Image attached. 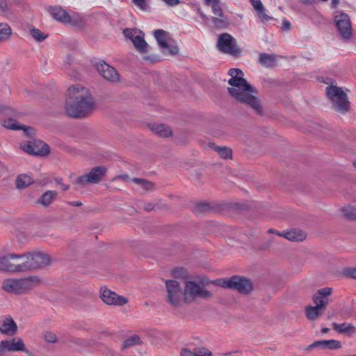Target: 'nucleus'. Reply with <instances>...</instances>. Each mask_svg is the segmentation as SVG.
Segmentation results:
<instances>
[{
  "mask_svg": "<svg viewBox=\"0 0 356 356\" xmlns=\"http://www.w3.org/2000/svg\"><path fill=\"white\" fill-rule=\"evenodd\" d=\"M228 74L231 76L228 83L232 86L231 88H228L229 94L238 102L250 107L256 114L262 115L263 109L260 99L253 95L257 94L258 90L243 77L242 70L232 68L229 70Z\"/></svg>",
  "mask_w": 356,
  "mask_h": 356,
  "instance_id": "1",
  "label": "nucleus"
},
{
  "mask_svg": "<svg viewBox=\"0 0 356 356\" xmlns=\"http://www.w3.org/2000/svg\"><path fill=\"white\" fill-rule=\"evenodd\" d=\"M65 111L67 115L74 118H86L95 108L93 98L88 90L80 86L70 87L67 90Z\"/></svg>",
  "mask_w": 356,
  "mask_h": 356,
  "instance_id": "2",
  "label": "nucleus"
},
{
  "mask_svg": "<svg viewBox=\"0 0 356 356\" xmlns=\"http://www.w3.org/2000/svg\"><path fill=\"white\" fill-rule=\"evenodd\" d=\"M325 92L335 111L341 113H346L350 111V102L347 94L341 88L331 84L326 87Z\"/></svg>",
  "mask_w": 356,
  "mask_h": 356,
  "instance_id": "3",
  "label": "nucleus"
},
{
  "mask_svg": "<svg viewBox=\"0 0 356 356\" xmlns=\"http://www.w3.org/2000/svg\"><path fill=\"white\" fill-rule=\"evenodd\" d=\"M39 281V278L36 276L22 279L8 278L3 281L2 289L8 293L22 294L31 289L32 283L38 284Z\"/></svg>",
  "mask_w": 356,
  "mask_h": 356,
  "instance_id": "4",
  "label": "nucleus"
},
{
  "mask_svg": "<svg viewBox=\"0 0 356 356\" xmlns=\"http://www.w3.org/2000/svg\"><path fill=\"white\" fill-rule=\"evenodd\" d=\"M167 295L166 301L173 307H179L185 302L184 291L179 282L173 280H165Z\"/></svg>",
  "mask_w": 356,
  "mask_h": 356,
  "instance_id": "5",
  "label": "nucleus"
},
{
  "mask_svg": "<svg viewBox=\"0 0 356 356\" xmlns=\"http://www.w3.org/2000/svg\"><path fill=\"white\" fill-rule=\"evenodd\" d=\"M184 295L186 303L192 302L197 298L209 299L213 296L211 291L193 281L185 282Z\"/></svg>",
  "mask_w": 356,
  "mask_h": 356,
  "instance_id": "6",
  "label": "nucleus"
},
{
  "mask_svg": "<svg viewBox=\"0 0 356 356\" xmlns=\"http://www.w3.org/2000/svg\"><path fill=\"white\" fill-rule=\"evenodd\" d=\"M221 286L237 291L243 294H249L253 289L252 283L250 279L238 275L223 279Z\"/></svg>",
  "mask_w": 356,
  "mask_h": 356,
  "instance_id": "7",
  "label": "nucleus"
},
{
  "mask_svg": "<svg viewBox=\"0 0 356 356\" xmlns=\"http://www.w3.org/2000/svg\"><path fill=\"white\" fill-rule=\"evenodd\" d=\"M28 261L24 264V269L29 271L43 268L51 263L50 256L44 252H26Z\"/></svg>",
  "mask_w": 356,
  "mask_h": 356,
  "instance_id": "8",
  "label": "nucleus"
},
{
  "mask_svg": "<svg viewBox=\"0 0 356 356\" xmlns=\"http://www.w3.org/2000/svg\"><path fill=\"white\" fill-rule=\"evenodd\" d=\"M218 49L225 54H227L235 57L241 56V50L237 46L236 40L229 33H224L218 36L217 41Z\"/></svg>",
  "mask_w": 356,
  "mask_h": 356,
  "instance_id": "9",
  "label": "nucleus"
},
{
  "mask_svg": "<svg viewBox=\"0 0 356 356\" xmlns=\"http://www.w3.org/2000/svg\"><path fill=\"white\" fill-rule=\"evenodd\" d=\"M106 168L104 166H96L91 169L88 173L77 177L74 184L85 186L91 184H98L106 176Z\"/></svg>",
  "mask_w": 356,
  "mask_h": 356,
  "instance_id": "10",
  "label": "nucleus"
},
{
  "mask_svg": "<svg viewBox=\"0 0 356 356\" xmlns=\"http://www.w3.org/2000/svg\"><path fill=\"white\" fill-rule=\"evenodd\" d=\"M22 149L29 154L36 156H47L49 154V147L47 144L40 140L29 141L21 145Z\"/></svg>",
  "mask_w": 356,
  "mask_h": 356,
  "instance_id": "11",
  "label": "nucleus"
},
{
  "mask_svg": "<svg viewBox=\"0 0 356 356\" xmlns=\"http://www.w3.org/2000/svg\"><path fill=\"white\" fill-rule=\"evenodd\" d=\"M334 22L341 37L345 40L349 39L352 34L349 16L346 13H341L334 17Z\"/></svg>",
  "mask_w": 356,
  "mask_h": 356,
  "instance_id": "12",
  "label": "nucleus"
},
{
  "mask_svg": "<svg viewBox=\"0 0 356 356\" xmlns=\"http://www.w3.org/2000/svg\"><path fill=\"white\" fill-rule=\"evenodd\" d=\"M167 34L168 33L162 29H157L154 32V35L159 46L163 50L168 49L171 55H176L179 52V48L177 45L169 42V39L167 38Z\"/></svg>",
  "mask_w": 356,
  "mask_h": 356,
  "instance_id": "13",
  "label": "nucleus"
},
{
  "mask_svg": "<svg viewBox=\"0 0 356 356\" xmlns=\"http://www.w3.org/2000/svg\"><path fill=\"white\" fill-rule=\"evenodd\" d=\"M96 68L104 79L113 83L120 81V74L117 70L105 62L98 63L96 65Z\"/></svg>",
  "mask_w": 356,
  "mask_h": 356,
  "instance_id": "14",
  "label": "nucleus"
},
{
  "mask_svg": "<svg viewBox=\"0 0 356 356\" xmlns=\"http://www.w3.org/2000/svg\"><path fill=\"white\" fill-rule=\"evenodd\" d=\"M101 298L106 305L122 306L128 302L127 298L117 295L110 289H104L102 292Z\"/></svg>",
  "mask_w": 356,
  "mask_h": 356,
  "instance_id": "15",
  "label": "nucleus"
},
{
  "mask_svg": "<svg viewBox=\"0 0 356 356\" xmlns=\"http://www.w3.org/2000/svg\"><path fill=\"white\" fill-rule=\"evenodd\" d=\"M332 289L325 287L316 291L313 296L312 300L315 306H318L323 309H325L329 303V296L332 294Z\"/></svg>",
  "mask_w": 356,
  "mask_h": 356,
  "instance_id": "16",
  "label": "nucleus"
},
{
  "mask_svg": "<svg viewBox=\"0 0 356 356\" xmlns=\"http://www.w3.org/2000/svg\"><path fill=\"white\" fill-rule=\"evenodd\" d=\"M317 348L327 350H337L341 348V341L334 339L316 341L312 344L307 346L305 348V350L309 352L312 349Z\"/></svg>",
  "mask_w": 356,
  "mask_h": 356,
  "instance_id": "17",
  "label": "nucleus"
},
{
  "mask_svg": "<svg viewBox=\"0 0 356 356\" xmlns=\"http://www.w3.org/2000/svg\"><path fill=\"white\" fill-rule=\"evenodd\" d=\"M17 330V326L16 323L10 316H3L0 320V332L8 335H14Z\"/></svg>",
  "mask_w": 356,
  "mask_h": 356,
  "instance_id": "18",
  "label": "nucleus"
},
{
  "mask_svg": "<svg viewBox=\"0 0 356 356\" xmlns=\"http://www.w3.org/2000/svg\"><path fill=\"white\" fill-rule=\"evenodd\" d=\"M278 236L284 237L289 241L293 242H299L304 241L307 235L305 232L301 229H292L289 231H284L282 233L277 234Z\"/></svg>",
  "mask_w": 356,
  "mask_h": 356,
  "instance_id": "19",
  "label": "nucleus"
},
{
  "mask_svg": "<svg viewBox=\"0 0 356 356\" xmlns=\"http://www.w3.org/2000/svg\"><path fill=\"white\" fill-rule=\"evenodd\" d=\"M48 11L54 19L61 23L66 24L69 21L70 15L61 7H49Z\"/></svg>",
  "mask_w": 356,
  "mask_h": 356,
  "instance_id": "20",
  "label": "nucleus"
},
{
  "mask_svg": "<svg viewBox=\"0 0 356 356\" xmlns=\"http://www.w3.org/2000/svg\"><path fill=\"white\" fill-rule=\"evenodd\" d=\"M14 254H8L6 255L0 256V271L14 273Z\"/></svg>",
  "mask_w": 356,
  "mask_h": 356,
  "instance_id": "21",
  "label": "nucleus"
},
{
  "mask_svg": "<svg viewBox=\"0 0 356 356\" xmlns=\"http://www.w3.org/2000/svg\"><path fill=\"white\" fill-rule=\"evenodd\" d=\"M14 273H24L29 271V269H24V266L28 261L26 254H14Z\"/></svg>",
  "mask_w": 356,
  "mask_h": 356,
  "instance_id": "22",
  "label": "nucleus"
},
{
  "mask_svg": "<svg viewBox=\"0 0 356 356\" xmlns=\"http://www.w3.org/2000/svg\"><path fill=\"white\" fill-rule=\"evenodd\" d=\"M325 309L318 307V306L308 305L305 307V312L307 318L309 321H315L320 317Z\"/></svg>",
  "mask_w": 356,
  "mask_h": 356,
  "instance_id": "23",
  "label": "nucleus"
},
{
  "mask_svg": "<svg viewBox=\"0 0 356 356\" xmlns=\"http://www.w3.org/2000/svg\"><path fill=\"white\" fill-rule=\"evenodd\" d=\"M333 329L340 334H346L350 335L356 332V327L350 323H332Z\"/></svg>",
  "mask_w": 356,
  "mask_h": 356,
  "instance_id": "24",
  "label": "nucleus"
},
{
  "mask_svg": "<svg viewBox=\"0 0 356 356\" xmlns=\"http://www.w3.org/2000/svg\"><path fill=\"white\" fill-rule=\"evenodd\" d=\"M210 354L211 351L204 347L195 348L193 351L183 348L180 352L181 356H209Z\"/></svg>",
  "mask_w": 356,
  "mask_h": 356,
  "instance_id": "25",
  "label": "nucleus"
},
{
  "mask_svg": "<svg viewBox=\"0 0 356 356\" xmlns=\"http://www.w3.org/2000/svg\"><path fill=\"white\" fill-rule=\"evenodd\" d=\"M133 44L136 49L142 54L147 53L148 51V44L144 40L143 33L138 34L136 37H134Z\"/></svg>",
  "mask_w": 356,
  "mask_h": 356,
  "instance_id": "26",
  "label": "nucleus"
},
{
  "mask_svg": "<svg viewBox=\"0 0 356 356\" xmlns=\"http://www.w3.org/2000/svg\"><path fill=\"white\" fill-rule=\"evenodd\" d=\"M57 195L56 191H47L42 195L38 202L47 207L56 199Z\"/></svg>",
  "mask_w": 356,
  "mask_h": 356,
  "instance_id": "27",
  "label": "nucleus"
},
{
  "mask_svg": "<svg viewBox=\"0 0 356 356\" xmlns=\"http://www.w3.org/2000/svg\"><path fill=\"white\" fill-rule=\"evenodd\" d=\"M259 61L261 64L265 65L266 67H271L276 65V55L268 54L266 53H261L259 55Z\"/></svg>",
  "mask_w": 356,
  "mask_h": 356,
  "instance_id": "28",
  "label": "nucleus"
},
{
  "mask_svg": "<svg viewBox=\"0 0 356 356\" xmlns=\"http://www.w3.org/2000/svg\"><path fill=\"white\" fill-rule=\"evenodd\" d=\"M150 128L154 133L161 137H168L172 134L170 129L163 124H153Z\"/></svg>",
  "mask_w": 356,
  "mask_h": 356,
  "instance_id": "29",
  "label": "nucleus"
},
{
  "mask_svg": "<svg viewBox=\"0 0 356 356\" xmlns=\"http://www.w3.org/2000/svg\"><path fill=\"white\" fill-rule=\"evenodd\" d=\"M131 181L136 184L137 185L140 186L145 192L152 191L155 188L154 183L145 179L135 177L133 178Z\"/></svg>",
  "mask_w": 356,
  "mask_h": 356,
  "instance_id": "30",
  "label": "nucleus"
},
{
  "mask_svg": "<svg viewBox=\"0 0 356 356\" xmlns=\"http://www.w3.org/2000/svg\"><path fill=\"white\" fill-rule=\"evenodd\" d=\"M209 146L212 147L216 152L218 153L220 158L224 159H232V149L223 146H216L213 143H210Z\"/></svg>",
  "mask_w": 356,
  "mask_h": 356,
  "instance_id": "31",
  "label": "nucleus"
},
{
  "mask_svg": "<svg viewBox=\"0 0 356 356\" xmlns=\"http://www.w3.org/2000/svg\"><path fill=\"white\" fill-rule=\"evenodd\" d=\"M15 183L17 188L22 189L32 184L33 179L26 175H19L17 176Z\"/></svg>",
  "mask_w": 356,
  "mask_h": 356,
  "instance_id": "32",
  "label": "nucleus"
},
{
  "mask_svg": "<svg viewBox=\"0 0 356 356\" xmlns=\"http://www.w3.org/2000/svg\"><path fill=\"white\" fill-rule=\"evenodd\" d=\"M8 351H24L25 345L21 339H15L8 340Z\"/></svg>",
  "mask_w": 356,
  "mask_h": 356,
  "instance_id": "33",
  "label": "nucleus"
},
{
  "mask_svg": "<svg viewBox=\"0 0 356 356\" xmlns=\"http://www.w3.org/2000/svg\"><path fill=\"white\" fill-rule=\"evenodd\" d=\"M67 24L76 27H82L85 24V21L81 15L78 13H74L73 15H70V19Z\"/></svg>",
  "mask_w": 356,
  "mask_h": 356,
  "instance_id": "34",
  "label": "nucleus"
},
{
  "mask_svg": "<svg viewBox=\"0 0 356 356\" xmlns=\"http://www.w3.org/2000/svg\"><path fill=\"white\" fill-rule=\"evenodd\" d=\"M141 343L140 339L138 335H133L127 339H126L122 345V349H127L130 347H132L135 345L140 344Z\"/></svg>",
  "mask_w": 356,
  "mask_h": 356,
  "instance_id": "35",
  "label": "nucleus"
},
{
  "mask_svg": "<svg viewBox=\"0 0 356 356\" xmlns=\"http://www.w3.org/2000/svg\"><path fill=\"white\" fill-rule=\"evenodd\" d=\"M12 34V30L7 23H0V42L7 40Z\"/></svg>",
  "mask_w": 356,
  "mask_h": 356,
  "instance_id": "36",
  "label": "nucleus"
},
{
  "mask_svg": "<svg viewBox=\"0 0 356 356\" xmlns=\"http://www.w3.org/2000/svg\"><path fill=\"white\" fill-rule=\"evenodd\" d=\"M343 216L348 220H356V208L346 207L342 209Z\"/></svg>",
  "mask_w": 356,
  "mask_h": 356,
  "instance_id": "37",
  "label": "nucleus"
},
{
  "mask_svg": "<svg viewBox=\"0 0 356 356\" xmlns=\"http://www.w3.org/2000/svg\"><path fill=\"white\" fill-rule=\"evenodd\" d=\"M30 34L38 42H42L47 37L46 34L35 28H33L30 30Z\"/></svg>",
  "mask_w": 356,
  "mask_h": 356,
  "instance_id": "38",
  "label": "nucleus"
},
{
  "mask_svg": "<svg viewBox=\"0 0 356 356\" xmlns=\"http://www.w3.org/2000/svg\"><path fill=\"white\" fill-rule=\"evenodd\" d=\"M212 22L215 27L217 29H223L225 28L228 22L226 17L223 16V17H212Z\"/></svg>",
  "mask_w": 356,
  "mask_h": 356,
  "instance_id": "39",
  "label": "nucleus"
},
{
  "mask_svg": "<svg viewBox=\"0 0 356 356\" xmlns=\"http://www.w3.org/2000/svg\"><path fill=\"white\" fill-rule=\"evenodd\" d=\"M172 275L177 279L185 278L187 277V271L183 268H175L172 270Z\"/></svg>",
  "mask_w": 356,
  "mask_h": 356,
  "instance_id": "40",
  "label": "nucleus"
},
{
  "mask_svg": "<svg viewBox=\"0 0 356 356\" xmlns=\"http://www.w3.org/2000/svg\"><path fill=\"white\" fill-rule=\"evenodd\" d=\"M43 338L47 343H54L57 342L56 335L51 331H45L43 332Z\"/></svg>",
  "mask_w": 356,
  "mask_h": 356,
  "instance_id": "41",
  "label": "nucleus"
},
{
  "mask_svg": "<svg viewBox=\"0 0 356 356\" xmlns=\"http://www.w3.org/2000/svg\"><path fill=\"white\" fill-rule=\"evenodd\" d=\"M123 33L126 38L133 41L134 37H136L138 34H142V31L137 29H125Z\"/></svg>",
  "mask_w": 356,
  "mask_h": 356,
  "instance_id": "42",
  "label": "nucleus"
},
{
  "mask_svg": "<svg viewBox=\"0 0 356 356\" xmlns=\"http://www.w3.org/2000/svg\"><path fill=\"white\" fill-rule=\"evenodd\" d=\"M131 1L136 6L143 11H147L149 9L146 0H131Z\"/></svg>",
  "mask_w": 356,
  "mask_h": 356,
  "instance_id": "43",
  "label": "nucleus"
},
{
  "mask_svg": "<svg viewBox=\"0 0 356 356\" xmlns=\"http://www.w3.org/2000/svg\"><path fill=\"white\" fill-rule=\"evenodd\" d=\"M4 127L11 130L21 129V126H18L15 120L9 119L4 122Z\"/></svg>",
  "mask_w": 356,
  "mask_h": 356,
  "instance_id": "44",
  "label": "nucleus"
},
{
  "mask_svg": "<svg viewBox=\"0 0 356 356\" xmlns=\"http://www.w3.org/2000/svg\"><path fill=\"white\" fill-rule=\"evenodd\" d=\"M209 209V205L207 203H199L195 205L193 209L194 213L198 214L207 211Z\"/></svg>",
  "mask_w": 356,
  "mask_h": 356,
  "instance_id": "45",
  "label": "nucleus"
},
{
  "mask_svg": "<svg viewBox=\"0 0 356 356\" xmlns=\"http://www.w3.org/2000/svg\"><path fill=\"white\" fill-rule=\"evenodd\" d=\"M211 8H212V12L213 13L214 15L220 17H223V12H222V8L220 5V3H215V4H211Z\"/></svg>",
  "mask_w": 356,
  "mask_h": 356,
  "instance_id": "46",
  "label": "nucleus"
},
{
  "mask_svg": "<svg viewBox=\"0 0 356 356\" xmlns=\"http://www.w3.org/2000/svg\"><path fill=\"white\" fill-rule=\"evenodd\" d=\"M250 1L256 10H264V6L260 0H250Z\"/></svg>",
  "mask_w": 356,
  "mask_h": 356,
  "instance_id": "47",
  "label": "nucleus"
},
{
  "mask_svg": "<svg viewBox=\"0 0 356 356\" xmlns=\"http://www.w3.org/2000/svg\"><path fill=\"white\" fill-rule=\"evenodd\" d=\"M345 275L348 277L356 280V268H346L344 271Z\"/></svg>",
  "mask_w": 356,
  "mask_h": 356,
  "instance_id": "48",
  "label": "nucleus"
},
{
  "mask_svg": "<svg viewBox=\"0 0 356 356\" xmlns=\"http://www.w3.org/2000/svg\"><path fill=\"white\" fill-rule=\"evenodd\" d=\"M8 340H3L0 342V356H3L5 350H8Z\"/></svg>",
  "mask_w": 356,
  "mask_h": 356,
  "instance_id": "49",
  "label": "nucleus"
},
{
  "mask_svg": "<svg viewBox=\"0 0 356 356\" xmlns=\"http://www.w3.org/2000/svg\"><path fill=\"white\" fill-rule=\"evenodd\" d=\"M257 13H258V15L259 17V18L263 21H268L270 19V17L266 14L265 13V8H264V10L261 11V10H257Z\"/></svg>",
  "mask_w": 356,
  "mask_h": 356,
  "instance_id": "50",
  "label": "nucleus"
},
{
  "mask_svg": "<svg viewBox=\"0 0 356 356\" xmlns=\"http://www.w3.org/2000/svg\"><path fill=\"white\" fill-rule=\"evenodd\" d=\"M21 129H23L24 132L27 136H31L35 134V129L31 127H21Z\"/></svg>",
  "mask_w": 356,
  "mask_h": 356,
  "instance_id": "51",
  "label": "nucleus"
},
{
  "mask_svg": "<svg viewBox=\"0 0 356 356\" xmlns=\"http://www.w3.org/2000/svg\"><path fill=\"white\" fill-rule=\"evenodd\" d=\"M55 182H56V184L61 186L62 190L63 191H67L70 188V186L69 185L64 184L62 183V179L57 178V179H55Z\"/></svg>",
  "mask_w": 356,
  "mask_h": 356,
  "instance_id": "52",
  "label": "nucleus"
},
{
  "mask_svg": "<svg viewBox=\"0 0 356 356\" xmlns=\"http://www.w3.org/2000/svg\"><path fill=\"white\" fill-rule=\"evenodd\" d=\"M0 9L3 13L8 11V9L6 0H0Z\"/></svg>",
  "mask_w": 356,
  "mask_h": 356,
  "instance_id": "53",
  "label": "nucleus"
},
{
  "mask_svg": "<svg viewBox=\"0 0 356 356\" xmlns=\"http://www.w3.org/2000/svg\"><path fill=\"white\" fill-rule=\"evenodd\" d=\"M169 6H175L180 3V0H162Z\"/></svg>",
  "mask_w": 356,
  "mask_h": 356,
  "instance_id": "54",
  "label": "nucleus"
},
{
  "mask_svg": "<svg viewBox=\"0 0 356 356\" xmlns=\"http://www.w3.org/2000/svg\"><path fill=\"white\" fill-rule=\"evenodd\" d=\"M154 207H155L154 204L151 202L146 203L144 205V209L147 211H151L154 210Z\"/></svg>",
  "mask_w": 356,
  "mask_h": 356,
  "instance_id": "55",
  "label": "nucleus"
},
{
  "mask_svg": "<svg viewBox=\"0 0 356 356\" xmlns=\"http://www.w3.org/2000/svg\"><path fill=\"white\" fill-rule=\"evenodd\" d=\"M282 28L284 30H289L291 29V23L287 19H284L282 23Z\"/></svg>",
  "mask_w": 356,
  "mask_h": 356,
  "instance_id": "56",
  "label": "nucleus"
},
{
  "mask_svg": "<svg viewBox=\"0 0 356 356\" xmlns=\"http://www.w3.org/2000/svg\"><path fill=\"white\" fill-rule=\"evenodd\" d=\"M197 13L203 21H206L207 19V15L202 11L200 8H197Z\"/></svg>",
  "mask_w": 356,
  "mask_h": 356,
  "instance_id": "57",
  "label": "nucleus"
},
{
  "mask_svg": "<svg viewBox=\"0 0 356 356\" xmlns=\"http://www.w3.org/2000/svg\"><path fill=\"white\" fill-rule=\"evenodd\" d=\"M115 179H122L123 181H128L129 180V177L127 174L118 175Z\"/></svg>",
  "mask_w": 356,
  "mask_h": 356,
  "instance_id": "58",
  "label": "nucleus"
},
{
  "mask_svg": "<svg viewBox=\"0 0 356 356\" xmlns=\"http://www.w3.org/2000/svg\"><path fill=\"white\" fill-rule=\"evenodd\" d=\"M67 203L74 207H81L82 206V203L81 202H78V201L69 202Z\"/></svg>",
  "mask_w": 356,
  "mask_h": 356,
  "instance_id": "59",
  "label": "nucleus"
},
{
  "mask_svg": "<svg viewBox=\"0 0 356 356\" xmlns=\"http://www.w3.org/2000/svg\"><path fill=\"white\" fill-rule=\"evenodd\" d=\"M339 3V0H331V4L333 8H336Z\"/></svg>",
  "mask_w": 356,
  "mask_h": 356,
  "instance_id": "60",
  "label": "nucleus"
},
{
  "mask_svg": "<svg viewBox=\"0 0 356 356\" xmlns=\"http://www.w3.org/2000/svg\"><path fill=\"white\" fill-rule=\"evenodd\" d=\"M304 4H309L314 2L315 0H300Z\"/></svg>",
  "mask_w": 356,
  "mask_h": 356,
  "instance_id": "61",
  "label": "nucleus"
},
{
  "mask_svg": "<svg viewBox=\"0 0 356 356\" xmlns=\"http://www.w3.org/2000/svg\"><path fill=\"white\" fill-rule=\"evenodd\" d=\"M321 331V333L326 334L330 331V329L327 327H323Z\"/></svg>",
  "mask_w": 356,
  "mask_h": 356,
  "instance_id": "62",
  "label": "nucleus"
},
{
  "mask_svg": "<svg viewBox=\"0 0 356 356\" xmlns=\"http://www.w3.org/2000/svg\"><path fill=\"white\" fill-rule=\"evenodd\" d=\"M26 353H27L28 356H35L33 353L30 352L29 350L27 349H25V350L24 351Z\"/></svg>",
  "mask_w": 356,
  "mask_h": 356,
  "instance_id": "63",
  "label": "nucleus"
},
{
  "mask_svg": "<svg viewBox=\"0 0 356 356\" xmlns=\"http://www.w3.org/2000/svg\"><path fill=\"white\" fill-rule=\"evenodd\" d=\"M204 3H205V4H207L208 6H209V5L211 6L212 0H204Z\"/></svg>",
  "mask_w": 356,
  "mask_h": 356,
  "instance_id": "64",
  "label": "nucleus"
}]
</instances>
